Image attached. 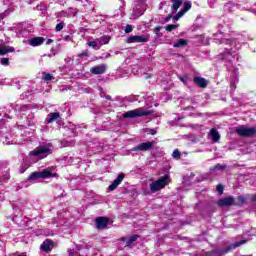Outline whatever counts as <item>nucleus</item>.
Returning a JSON list of instances; mask_svg holds the SVG:
<instances>
[{
    "mask_svg": "<svg viewBox=\"0 0 256 256\" xmlns=\"http://www.w3.org/2000/svg\"><path fill=\"white\" fill-rule=\"evenodd\" d=\"M78 57H89V53H87V52H82V53H80V54H78Z\"/></svg>",
    "mask_w": 256,
    "mask_h": 256,
    "instance_id": "obj_46",
    "label": "nucleus"
},
{
    "mask_svg": "<svg viewBox=\"0 0 256 256\" xmlns=\"http://www.w3.org/2000/svg\"><path fill=\"white\" fill-rule=\"evenodd\" d=\"M186 45H187V40L179 39L176 43L173 44V47L179 48V47H185Z\"/></svg>",
    "mask_w": 256,
    "mask_h": 256,
    "instance_id": "obj_24",
    "label": "nucleus"
},
{
    "mask_svg": "<svg viewBox=\"0 0 256 256\" xmlns=\"http://www.w3.org/2000/svg\"><path fill=\"white\" fill-rule=\"evenodd\" d=\"M246 201L247 199L245 196H238L237 201L234 198V207H241V205L245 204Z\"/></svg>",
    "mask_w": 256,
    "mask_h": 256,
    "instance_id": "obj_23",
    "label": "nucleus"
},
{
    "mask_svg": "<svg viewBox=\"0 0 256 256\" xmlns=\"http://www.w3.org/2000/svg\"><path fill=\"white\" fill-rule=\"evenodd\" d=\"M191 1H187L184 3V9L180 10L177 14H175V16L173 17V21L174 23L176 21H179L181 19V17H183V15L186 14L187 11H189V9H191Z\"/></svg>",
    "mask_w": 256,
    "mask_h": 256,
    "instance_id": "obj_9",
    "label": "nucleus"
},
{
    "mask_svg": "<svg viewBox=\"0 0 256 256\" xmlns=\"http://www.w3.org/2000/svg\"><path fill=\"white\" fill-rule=\"evenodd\" d=\"M245 243H247V240H241L233 244H230L224 249H216L215 253H217L218 255H225L226 253H229V251H233V249H237V247H241V245H245Z\"/></svg>",
    "mask_w": 256,
    "mask_h": 256,
    "instance_id": "obj_6",
    "label": "nucleus"
},
{
    "mask_svg": "<svg viewBox=\"0 0 256 256\" xmlns=\"http://www.w3.org/2000/svg\"><path fill=\"white\" fill-rule=\"evenodd\" d=\"M251 201H252L253 203L256 202V194L251 197Z\"/></svg>",
    "mask_w": 256,
    "mask_h": 256,
    "instance_id": "obj_49",
    "label": "nucleus"
},
{
    "mask_svg": "<svg viewBox=\"0 0 256 256\" xmlns=\"http://www.w3.org/2000/svg\"><path fill=\"white\" fill-rule=\"evenodd\" d=\"M172 3L171 11L172 13H177L179 11V7L183 5V0H170Z\"/></svg>",
    "mask_w": 256,
    "mask_h": 256,
    "instance_id": "obj_19",
    "label": "nucleus"
},
{
    "mask_svg": "<svg viewBox=\"0 0 256 256\" xmlns=\"http://www.w3.org/2000/svg\"><path fill=\"white\" fill-rule=\"evenodd\" d=\"M149 39V34L130 36L127 38L126 43H149Z\"/></svg>",
    "mask_w": 256,
    "mask_h": 256,
    "instance_id": "obj_7",
    "label": "nucleus"
},
{
    "mask_svg": "<svg viewBox=\"0 0 256 256\" xmlns=\"http://www.w3.org/2000/svg\"><path fill=\"white\" fill-rule=\"evenodd\" d=\"M12 109L15 111H19V107H21V104H11Z\"/></svg>",
    "mask_w": 256,
    "mask_h": 256,
    "instance_id": "obj_43",
    "label": "nucleus"
},
{
    "mask_svg": "<svg viewBox=\"0 0 256 256\" xmlns=\"http://www.w3.org/2000/svg\"><path fill=\"white\" fill-rule=\"evenodd\" d=\"M61 117V114L59 112H51L46 117V123L50 124L54 121H57Z\"/></svg>",
    "mask_w": 256,
    "mask_h": 256,
    "instance_id": "obj_16",
    "label": "nucleus"
},
{
    "mask_svg": "<svg viewBox=\"0 0 256 256\" xmlns=\"http://www.w3.org/2000/svg\"><path fill=\"white\" fill-rule=\"evenodd\" d=\"M42 79H44V81H53L55 77H53V75L50 73H43Z\"/></svg>",
    "mask_w": 256,
    "mask_h": 256,
    "instance_id": "obj_29",
    "label": "nucleus"
},
{
    "mask_svg": "<svg viewBox=\"0 0 256 256\" xmlns=\"http://www.w3.org/2000/svg\"><path fill=\"white\" fill-rule=\"evenodd\" d=\"M139 239V236L138 235H133L131 236L128 241H127V245H131V243H135V241Z\"/></svg>",
    "mask_w": 256,
    "mask_h": 256,
    "instance_id": "obj_32",
    "label": "nucleus"
},
{
    "mask_svg": "<svg viewBox=\"0 0 256 256\" xmlns=\"http://www.w3.org/2000/svg\"><path fill=\"white\" fill-rule=\"evenodd\" d=\"M51 245H53V241L47 239V240H45V241L41 244L40 249H41V251H46V252H47V251H51Z\"/></svg>",
    "mask_w": 256,
    "mask_h": 256,
    "instance_id": "obj_22",
    "label": "nucleus"
},
{
    "mask_svg": "<svg viewBox=\"0 0 256 256\" xmlns=\"http://www.w3.org/2000/svg\"><path fill=\"white\" fill-rule=\"evenodd\" d=\"M169 169H171L169 162H163V171H169Z\"/></svg>",
    "mask_w": 256,
    "mask_h": 256,
    "instance_id": "obj_38",
    "label": "nucleus"
},
{
    "mask_svg": "<svg viewBox=\"0 0 256 256\" xmlns=\"http://www.w3.org/2000/svg\"><path fill=\"white\" fill-rule=\"evenodd\" d=\"M237 55L236 52H233L231 50H228L226 54H224L225 59H228L231 61V59H235V56Z\"/></svg>",
    "mask_w": 256,
    "mask_h": 256,
    "instance_id": "obj_25",
    "label": "nucleus"
},
{
    "mask_svg": "<svg viewBox=\"0 0 256 256\" xmlns=\"http://www.w3.org/2000/svg\"><path fill=\"white\" fill-rule=\"evenodd\" d=\"M51 43H53V39H48V40L46 41V45H51Z\"/></svg>",
    "mask_w": 256,
    "mask_h": 256,
    "instance_id": "obj_48",
    "label": "nucleus"
},
{
    "mask_svg": "<svg viewBox=\"0 0 256 256\" xmlns=\"http://www.w3.org/2000/svg\"><path fill=\"white\" fill-rule=\"evenodd\" d=\"M63 27H65V22H61V23L57 24L55 31L56 32L63 31Z\"/></svg>",
    "mask_w": 256,
    "mask_h": 256,
    "instance_id": "obj_33",
    "label": "nucleus"
},
{
    "mask_svg": "<svg viewBox=\"0 0 256 256\" xmlns=\"http://www.w3.org/2000/svg\"><path fill=\"white\" fill-rule=\"evenodd\" d=\"M53 151L49 148V144L40 145L36 147L34 150L30 151L29 155L31 157H38V159H45L48 155H51Z\"/></svg>",
    "mask_w": 256,
    "mask_h": 256,
    "instance_id": "obj_1",
    "label": "nucleus"
},
{
    "mask_svg": "<svg viewBox=\"0 0 256 256\" xmlns=\"http://www.w3.org/2000/svg\"><path fill=\"white\" fill-rule=\"evenodd\" d=\"M194 83L195 85H198L201 89H207V85H209L207 79L201 76L194 77Z\"/></svg>",
    "mask_w": 256,
    "mask_h": 256,
    "instance_id": "obj_14",
    "label": "nucleus"
},
{
    "mask_svg": "<svg viewBox=\"0 0 256 256\" xmlns=\"http://www.w3.org/2000/svg\"><path fill=\"white\" fill-rule=\"evenodd\" d=\"M180 81H182V83H184L185 85H187V81H189V78H187V76L180 77Z\"/></svg>",
    "mask_w": 256,
    "mask_h": 256,
    "instance_id": "obj_44",
    "label": "nucleus"
},
{
    "mask_svg": "<svg viewBox=\"0 0 256 256\" xmlns=\"http://www.w3.org/2000/svg\"><path fill=\"white\" fill-rule=\"evenodd\" d=\"M18 109H19V111H27V106L21 105Z\"/></svg>",
    "mask_w": 256,
    "mask_h": 256,
    "instance_id": "obj_47",
    "label": "nucleus"
},
{
    "mask_svg": "<svg viewBox=\"0 0 256 256\" xmlns=\"http://www.w3.org/2000/svg\"><path fill=\"white\" fill-rule=\"evenodd\" d=\"M109 41H111V37L110 36H103L100 39L101 45H107V43H109Z\"/></svg>",
    "mask_w": 256,
    "mask_h": 256,
    "instance_id": "obj_31",
    "label": "nucleus"
},
{
    "mask_svg": "<svg viewBox=\"0 0 256 256\" xmlns=\"http://www.w3.org/2000/svg\"><path fill=\"white\" fill-rule=\"evenodd\" d=\"M123 179H125V174H119L117 178L112 182V184L108 187L109 191H115L119 185L123 182Z\"/></svg>",
    "mask_w": 256,
    "mask_h": 256,
    "instance_id": "obj_10",
    "label": "nucleus"
},
{
    "mask_svg": "<svg viewBox=\"0 0 256 256\" xmlns=\"http://www.w3.org/2000/svg\"><path fill=\"white\" fill-rule=\"evenodd\" d=\"M210 137L214 143H217L219 139H221V135H219V131L217 129L212 128L210 130Z\"/></svg>",
    "mask_w": 256,
    "mask_h": 256,
    "instance_id": "obj_21",
    "label": "nucleus"
},
{
    "mask_svg": "<svg viewBox=\"0 0 256 256\" xmlns=\"http://www.w3.org/2000/svg\"><path fill=\"white\" fill-rule=\"evenodd\" d=\"M10 177H11V176H9V173L6 172V174L4 175V177H3L2 179L0 178V183H1V181H9Z\"/></svg>",
    "mask_w": 256,
    "mask_h": 256,
    "instance_id": "obj_42",
    "label": "nucleus"
},
{
    "mask_svg": "<svg viewBox=\"0 0 256 256\" xmlns=\"http://www.w3.org/2000/svg\"><path fill=\"white\" fill-rule=\"evenodd\" d=\"M0 166L2 167V169H7V167H9V161L7 160L0 161Z\"/></svg>",
    "mask_w": 256,
    "mask_h": 256,
    "instance_id": "obj_34",
    "label": "nucleus"
},
{
    "mask_svg": "<svg viewBox=\"0 0 256 256\" xmlns=\"http://www.w3.org/2000/svg\"><path fill=\"white\" fill-rule=\"evenodd\" d=\"M61 145H62V147H73V145H75V142L62 140Z\"/></svg>",
    "mask_w": 256,
    "mask_h": 256,
    "instance_id": "obj_28",
    "label": "nucleus"
},
{
    "mask_svg": "<svg viewBox=\"0 0 256 256\" xmlns=\"http://www.w3.org/2000/svg\"><path fill=\"white\" fill-rule=\"evenodd\" d=\"M48 177H57V174H53L49 171L33 172L28 177V181H37V179H48Z\"/></svg>",
    "mask_w": 256,
    "mask_h": 256,
    "instance_id": "obj_5",
    "label": "nucleus"
},
{
    "mask_svg": "<svg viewBox=\"0 0 256 256\" xmlns=\"http://www.w3.org/2000/svg\"><path fill=\"white\" fill-rule=\"evenodd\" d=\"M0 63L4 65V67H7V65H9V58H1Z\"/></svg>",
    "mask_w": 256,
    "mask_h": 256,
    "instance_id": "obj_36",
    "label": "nucleus"
},
{
    "mask_svg": "<svg viewBox=\"0 0 256 256\" xmlns=\"http://www.w3.org/2000/svg\"><path fill=\"white\" fill-rule=\"evenodd\" d=\"M145 133H148V135H156L157 131L154 129H146Z\"/></svg>",
    "mask_w": 256,
    "mask_h": 256,
    "instance_id": "obj_41",
    "label": "nucleus"
},
{
    "mask_svg": "<svg viewBox=\"0 0 256 256\" xmlns=\"http://www.w3.org/2000/svg\"><path fill=\"white\" fill-rule=\"evenodd\" d=\"M105 71H107V66L105 64H100L90 69V73L93 75H103Z\"/></svg>",
    "mask_w": 256,
    "mask_h": 256,
    "instance_id": "obj_11",
    "label": "nucleus"
},
{
    "mask_svg": "<svg viewBox=\"0 0 256 256\" xmlns=\"http://www.w3.org/2000/svg\"><path fill=\"white\" fill-rule=\"evenodd\" d=\"M76 1H81V0H76Z\"/></svg>",
    "mask_w": 256,
    "mask_h": 256,
    "instance_id": "obj_52",
    "label": "nucleus"
},
{
    "mask_svg": "<svg viewBox=\"0 0 256 256\" xmlns=\"http://www.w3.org/2000/svg\"><path fill=\"white\" fill-rule=\"evenodd\" d=\"M88 47H93V49H99V46L95 41L88 42Z\"/></svg>",
    "mask_w": 256,
    "mask_h": 256,
    "instance_id": "obj_37",
    "label": "nucleus"
},
{
    "mask_svg": "<svg viewBox=\"0 0 256 256\" xmlns=\"http://www.w3.org/2000/svg\"><path fill=\"white\" fill-rule=\"evenodd\" d=\"M43 43H45V38L43 37H34L28 40V44L31 45V47H39V45H43Z\"/></svg>",
    "mask_w": 256,
    "mask_h": 256,
    "instance_id": "obj_15",
    "label": "nucleus"
},
{
    "mask_svg": "<svg viewBox=\"0 0 256 256\" xmlns=\"http://www.w3.org/2000/svg\"><path fill=\"white\" fill-rule=\"evenodd\" d=\"M179 27V24H168L164 27V29H166L169 33H171V31L177 29Z\"/></svg>",
    "mask_w": 256,
    "mask_h": 256,
    "instance_id": "obj_27",
    "label": "nucleus"
},
{
    "mask_svg": "<svg viewBox=\"0 0 256 256\" xmlns=\"http://www.w3.org/2000/svg\"><path fill=\"white\" fill-rule=\"evenodd\" d=\"M216 205L218 207H231V206L234 205V197L233 196H228L226 198L219 199L216 202Z\"/></svg>",
    "mask_w": 256,
    "mask_h": 256,
    "instance_id": "obj_8",
    "label": "nucleus"
},
{
    "mask_svg": "<svg viewBox=\"0 0 256 256\" xmlns=\"http://www.w3.org/2000/svg\"><path fill=\"white\" fill-rule=\"evenodd\" d=\"M153 149V142H144L133 148V151H149Z\"/></svg>",
    "mask_w": 256,
    "mask_h": 256,
    "instance_id": "obj_12",
    "label": "nucleus"
},
{
    "mask_svg": "<svg viewBox=\"0 0 256 256\" xmlns=\"http://www.w3.org/2000/svg\"><path fill=\"white\" fill-rule=\"evenodd\" d=\"M151 115V111L145 110V108H138L130 110L123 114L124 119H135V117H147Z\"/></svg>",
    "mask_w": 256,
    "mask_h": 256,
    "instance_id": "obj_2",
    "label": "nucleus"
},
{
    "mask_svg": "<svg viewBox=\"0 0 256 256\" xmlns=\"http://www.w3.org/2000/svg\"><path fill=\"white\" fill-rule=\"evenodd\" d=\"M224 169H227V165H221L217 164L216 166L212 167L211 171H224Z\"/></svg>",
    "mask_w": 256,
    "mask_h": 256,
    "instance_id": "obj_26",
    "label": "nucleus"
},
{
    "mask_svg": "<svg viewBox=\"0 0 256 256\" xmlns=\"http://www.w3.org/2000/svg\"><path fill=\"white\" fill-rule=\"evenodd\" d=\"M150 191L152 193H157V191H161V178H159L158 180L156 181H153L151 184H150Z\"/></svg>",
    "mask_w": 256,
    "mask_h": 256,
    "instance_id": "obj_17",
    "label": "nucleus"
},
{
    "mask_svg": "<svg viewBox=\"0 0 256 256\" xmlns=\"http://www.w3.org/2000/svg\"><path fill=\"white\" fill-rule=\"evenodd\" d=\"M7 53H15V48L13 46H2L0 44V55H7Z\"/></svg>",
    "mask_w": 256,
    "mask_h": 256,
    "instance_id": "obj_20",
    "label": "nucleus"
},
{
    "mask_svg": "<svg viewBox=\"0 0 256 256\" xmlns=\"http://www.w3.org/2000/svg\"><path fill=\"white\" fill-rule=\"evenodd\" d=\"M169 183H171V175L167 172L161 177V189H165Z\"/></svg>",
    "mask_w": 256,
    "mask_h": 256,
    "instance_id": "obj_18",
    "label": "nucleus"
},
{
    "mask_svg": "<svg viewBox=\"0 0 256 256\" xmlns=\"http://www.w3.org/2000/svg\"><path fill=\"white\" fill-rule=\"evenodd\" d=\"M20 173H25V170H20Z\"/></svg>",
    "mask_w": 256,
    "mask_h": 256,
    "instance_id": "obj_51",
    "label": "nucleus"
},
{
    "mask_svg": "<svg viewBox=\"0 0 256 256\" xmlns=\"http://www.w3.org/2000/svg\"><path fill=\"white\" fill-rule=\"evenodd\" d=\"M216 191L219 193V195H223V185L218 184L216 186Z\"/></svg>",
    "mask_w": 256,
    "mask_h": 256,
    "instance_id": "obj_39",
    "label": "nucleus"
},
{
    "mask_svg": "<svg viewBox=\"0 0 256 256\" xmlns=\"http://www.w3.org/2000/svg\"><path fill=\"white\" fill-rule=\"evenodd\" d=\"M105 99H108V101H111V96L106 95V96H105Z\"/></svg>",
    "mask_w": 256,
    "mask_h": 256,
    "instance_id": "obj_50",
    "label": "nucleus"
},
{
    "mask_svg": "<svg viewBox=\"0 0 256 256\" xmlns=\"http://www.w3.org/2000/svg\"><path fill=\"white\" fill-rule=\"evenodd\" d=\"M235 133L240 137H253L256 135V128L255 127L249 128L244 125H241L235 129Z\"/></svg>",
    "mask_w": 256,
    "mask_h": 256,
    "instance_id": "obj_3",
    "label": "nucleus"
},
{
    "mask_svg": "<svg viewBox=\"0 0 256 256\" xmlns=\"http://www.w3.org/2000/svg\"><path fill=\"white\" fill-rule=\"evenodd\" d=\"M175 17V12H171L166 18H164V23H168V21H171Z\"/></svg>",
    "mask_w": 256,
    "mask_h": 256,
    "instance_id": "obj_35",
    "label": "nucleus"
},
{
    "mask_svg": "<svg viewBox=\"0 0 256 256\" xmlns=\"http://www.w3.org/2000/svg\"><path fill=\"white\" fill-rule=\"evenodd\" d=\"M161 31V26H157L155 29H154V33L157 35V37H159V32Z\"/></svg>",
    "mask_w": 256,
    "mask_h": 256,
    "instance_id": "obj_45",
    "label": "nucleus"
},
{
    "mask_svg": "<svg viewBox=\"0 0 256 256\" xmlns=\"http://www.w3.org/2000/svg\"><path fill=\"white\" fill-rule=\"evenodd\" d=\"M98 229H105L109 225V219L105 217H97L95 220Z\"/></svg>",
    "mask_w": 256,
    "mask_h": 256,
    "instance_id": "obj_13",
    "label": "nucleus"
},
{
    "mask_svg": "<svg viewBox=\"0 0 256 256\" xmlns=\"http://www.w3.org/2000/svg\"><path fill=\"white\" fill-rule=\"evenodd\" d=\"M124 31L125 33H131L133 31V25L131 24L126 25V28Z\"/></svg>",
    "mask_w": 256,
    "mask_h": 256,
    "instance_id": "obj_40",
    "label": "nucleus"
},
{
    "mask_svg": "<svg viewBox=\"0 0 256 256\" xmlns=\"http://www.w3.org/2000/svg\"><path fill=\"white\" fill-rule=\"evenodd\" d=\"M147 10V4L145 3V0H139L132 12V19H139L143 13Z\"/></svg>",
    "mask_w": 256,
    "mask_h": 256,
    "instance_id": "obj_4",
    "label": "nucleus"
},
{
    "mask_svg": "<svg viewBox=\"0 0 256 256\" xmlns=\"http://www.w3.org/2000/svg\"><path fill=\"white\" fill-rule=\"evenodd\" d=\"M172 157H173V159H176V160L181 159V152L179 151V149H175L173 151Z\"/></svg>",
    "mask_w": 256,
    "mask_h": 256,
    "instance_id": "obj_30",
    "label": "nucleus"
}]
</instances>
